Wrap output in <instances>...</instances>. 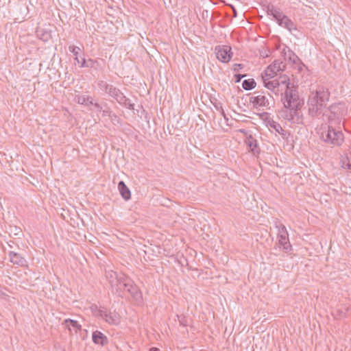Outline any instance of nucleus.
<instances>
[{
    "label": "nucleus",
    "mask_w": 351,
    "mask_h": 351,
    "mask_svg": "<svg viewBox=\"0 0 351 351\" xmlns=\"http://www.w3.org/2000/svg\"><path fill=\"white\" fill-rule=\"evenodd\" d=\"M330 93L326 87L318 86L315 90L310 92L307 100L308 114L312 117H317L322 113L329 101Z\"/></svg>",
    "instance_id": "nucleus-2"
},
{
    "label": "nucleus",
    "mask_w": 351,
    "mask_h": 351,
    "mask_svg": "<svg viewBox=\"0 0 351 351\" xmlns=\"http://www.w3.org/2000/svg\"><path fill=\"white\" fill-rule=\"evenodd\" d=\"M330 114L328 116V122L339 123L341 118L347 113V109L344 103H335L328 107Z\"/></svg>",
    "instance_id": "nucleus-6"
},
{
    "label": "nucleus",
    "mask_w": 351,
    "mask_h": 351,
    "mask_svg": "<svg viewBox=\"0 0 351 351\" xmlns=\"http://www.w3.org/2000/svg\"><path fill=\"white\" fill-rule=\"evenodd\" d=\"M289 58L294 64L300 61L298 56L291 50H289Z\"/></svg>",
    "instance_id": "nucleus-27"
},
{
    "label": "nucleus",
    "mask_w": 351,
    "mask_h": 351,
    "mask_svg": "<svg viewBox=\"0 0 351 351\" xmlns=\"http://www.w3.org/2000/svg\"><path fill=\"white\" fill-rule=\"evenodd\" d=\"M37 36L44 42H47L51 38V32L45 29H38L36 31Z\"/></svg>",
    "instance_id": "nucleus-19"
},
{
    "label": "nucleus",
    "mask_w": 351,
    "mask_h": 351,
    "mask_svg": "<svg viewBox=\"0 0 351 351\" xmlns=\"http://www.w3.org/2000/svg\"><path fill=\"white\" fill-rule=\"evenodd\" d=\"M128 285L126 291L130 294L132 298L137 302L142 300V293L138 287L135 285L133 280Z\"/></svg>",
    "instance_id": "nucleus-11"
},
{
    "label": "nucleus",
    "mask_w": 351,
    "mask_h": 351,
    "mask_svg": "<svg viewBox=\"0 0 351 351\" xmlns=\"http://www.w3.org/2000/svg\"><path fill=\"white\" fill-rule=\"evenodd\" d=\"M243 68V65L242 64L236 63L233 65V71H239L240 69Z\"/></svg>",
    "instance_id": "nucleus-34"
},
{
    "label": "nucleus",
    "mask_w": 351,
    "mask_h": 351,
    "mask_svg": "<svg viewBox=\"0 0 351 351\" xmlns=\"http://www.w3.org/2000/svg\"><path fill=\"white\" fill-rule=\"evenodd\" d=\"M92 106H93L96 110L99 112H101L102 110V107L101 106V105L98 103H94L93 102V104H91Z\"/></svg>",
    "instance_id": "nucleus-35"
},
{
    "label": "nucleus",
    "mask_w": 351,
    "mask_h": 351,
    "mask_svg": "<svg viewBox=\"0 0 351 351\" xmlns=\"http://www.w3.org/2000/svg\"><path fill=\"white\" fill-rule=\"evenodd\" d=\"M321 138L328 144L341 145L343 141V134L340 130H337L332 125H327L322 128Z\"/></svg>",
    "instance_id": "nucleus-4"
},
{
    "label": "nucleus",
    "mask_w": 351,
    "mask_h": 351,
    "mask_svg": "<svg viewBox=\"0 0 351 351\" xmlns=\"http://www.w3.org/2000/svg\"><path fill=\"white\" fill-rule=\"evenodd\" d=\"M105 321L109 324L117 325L120 322L119 315L115 312H108V317Z\"/></svg>",
    "instance_id": "nucleus-20"
},
{
    "label": "nucleus",
    "mask_w": 351,
    "mask_h": 351,
    "mask_svg": "<svg viewBox=\"0 0 351 351\" xmlns=\"http://www.w3.org/2000/svg\"><path fill=\"white\" fill-rule=\"evenodd\" d=\"M245 77V75H243V74H235L234 75V82L236 83H239L241 82V80L244 77Z\"/></svg>",
    "instance_id": "nucleus-32"
},
{
    "label": "nucleus",
    "mask_w": 351,
    "mask_h": 351,
    "mask_svg": "<svg viewBox=\"0 0 351 351\" xmlns=\"http://www.w3.org/2000/svg\"><path fill=\"white\" fill-rule=\"evenodd\" d=\"M230 6L232 8V12H233V17L236 18L237 16V11L234 5H230Z\"/></svg>",
    "instance_id": "nucleus-38"
},
{
    "label": "nucleus",
    "mask_w": 351,
    "mask_h": 351,
    "mask_svg": "<svg viewBox=\"0 0 351 351\" xmlns=\"http://www.w3.org/2000/svg\"><path fill=\"white\" fill-rule=\"evenodd\" d=\"M217 58L223 63L228 62L232 56V49L228 45H219L215 49Z\"/></svg>",
    "instance_id": "nucleus-7"
},
{
    "label": "nucleus",
    "mask_w": 351,
    "mask_h": 351,
    "mask_svg": "<svg viewBox=\"0 0 351 351\" xmlns=\"http://www.w3.org/2000/svg\"><path fill=\"white\" fill-rule=\"evenodd\" d=\"M269 125L271 128L274 130L276 132L280 134L283 138L285 137L286 133L285 131L282 129L280 124L274 120L269 121Z\"/></svg>",
    "instance_id": "nucleus-21"
},
{
    "label": "nucleus",
    "mask_w": 351,
    "mask_h": 351,
    "mask_svg": "<svg viewBox=\"0 0 351 351\" xmlns=\"http://www.w3.org/2000/svg\"><path fill=\"white\" fill-rule=\"evenodd\" d=\"M109 96L113 97L116 101L119 103L121 100H125L124 94L113 85L111 87H108V92L106 93Z\"/></svg>",
    "instance_id": "nucleus-15"
},
{
    "label": "nucleus",
    "mask_w": 351,
    "mask_h": 351,
    "mask_svg": "<svg viewBox=\"0 0 351 351\" xmlns=\"http://www.w3.org/2000/svg\"><path fill=\"white\" fill-rule=\"evenodd\" d=\"M98 86L101 90L105 91V93H106L108 92V87H111L112 84H109L104 81H100L98 83Z\"/></svg>",
    "instance_id": "nucleus-28"
},
{
    "label": "nucleus",
    "mask_w": 351,
    "mask_h": 351,
    "mask_svg": "<svg viewBox=\"0 0 351 351\" xmlns=\"http://www.w3.org/2000/svg\"><path fill=\"white\" fill-rule=\"evenodd\" d=\"M256 85L255 80L252 78L243 81L242 86L246 90H252Z\"/></svg>",
    "instance_id": "nucleus-23"
},
{
    "label": "nucleus",
    "mask_w": 351,
    "mask_h": 351,
    "mask_svg": "<svg viewBox=\"0 0 351 351\" xmlns=\"http://www.w3.org/2000/svg\"><path fill=\"white\" fill-rule=\"evenodd\" d=\"M276 227L278 228V235H282V234L288 235V232L287 230V228L283 224L280 223L279 226H277Z\"/></svg>",
    "instance_id": "nucleus-29"
},
{
    "label": "nucleus",
    "mask_w": 351,
    "mask_h": 351,
    "mask_svg": "<svg viewBox=\"0 0 351 351\" xmlns=\"http://www.w3.org/2000/svg\"><path fill=\"white\" fill-rule=\"evenodd\" d=\"M8 255L10 257V261L14 265H16L21 267L27 266V262L26 259L24 257H23L20 254L13 251H10Z\"/></svg>",
    "instance_id": "nucleus-12"
},
{
    "label": "nucleus",
    "mask_w": 351,
    "mask_h": 351,
    "mask_svg": "<svg viewBox=\"0 0 351 351\" xmlns=\"http://www.w3.org/2000/svg\"><path fill=\"white\" fill-rule=\"evenodd\" d=\"M63 324L66 325L69 330H71L70 326H72L73 328H75L76 332H77V330H80L82 329V326L79 324L76 320L74 319H66L64 321Z\"/></svg>",
    "instance_id": "nucleus-22"
},
{
    "label": "nucleus",
    "mask_w": 351,
    "mask_h": 351,
    "mask_svg": "<svg viewBox=\"0 0 351 351\" xmlns=\"http://www.w3.org/2000/svg\"><path fill=\"white\" fill-rule=\"evenodd\" d=\"M92 340L95 344L104 346L108 343V337L101 331L95 330L93 332Z\"/></svg>",
    "instance_id": "nucleus-13"
},
{
    "label": "nucleus",
    "mask_w": 351,
    "mask_h": 351,
    "mask_svg": "<svg viewBox=\"0 0 351 351\" xmlns=\"http://www.w3.org/2000/svg\"><path fill=\"white\" fill-rule=\"evenodd\" d=\"M280 81V84H284L286 86V88L287 87H293V86H295L293 84H291L290 83V80H289V78L288 76H287L286 75H280L279 79L278 80Z\"/></svg>",
    "instance_id": "nucleus-26"
},
{
    "label": "nucleus",
    "mask_w": 351,
    "mask_h": 351,
    "mask_svg": "<svg viewBox=\"0 0 351 351\" xmlns=\"http://www.w3.org/2000/svg\"><path fill=\"white\" fill-rule=\"evenodd\" d=\"M110 278H114L117 280V292L119 291H121L122 290L126 291L128 289V285H130V282L132 280L124 274L118 276L117 272L112 273L110 274Z\"/></svg>",
    "instance_id": "nucleus-9"
},
{
    "label": "nucleus",
    "mask_w": 351,
    "mask_h": 351,
    "mask_svg": "<svg viewBox=\"0 0 351 351\" xmlns=\"http://www.w3.org/2000/svg\"><path fill=\"white\" fill-rule=\"evenodd\" d=\"M102 113H103V116L106 117V116H108V117H110L111 116V111L110 110H102Z\"/></svg>",
    "instance_id": "nucleus-37"
},
{
    "label": "nucleus",
    "mask_w": 351,
    "mask_h": 351,
    "mask_svg": "<svg viewBox=\"0 0 351 351\" xmlns=\"http://www.w3.org/2000/svg\"><path fill=\"white\" fill-rule=\"evenodd\" d=\"M77 102L82 104L91 105L93 104V99L90 96L82 95L77 97Z\"/></svg>",
    "instance_id": "nucleus-24"
},
{
    "label": "nucleus",
    "mask_w": 351,
    "mask_h": 351,
    "mask_svg": "<svg viewBox=\"0 0 351 351\" xmlns=\"http://www.w3.org/2000/svg\"><path fill=\"white\" fill-rule=\"evenodd\" d=\"M266 12L267 15L273 17L279 26L287 29L289 32L297 30L296 25L282 12L281 8L269 3L266 7Z\"/></svg>",
    "instance_id": "nucleus-3"
},
{
    "label": "nucleus",
    "mask_w": 351,
    "mask_h": 351,
    "mask_svg": "<svg viewBox=\"0 0 351 351\" xmlns=\"http://www.w3.org/2000/svg\"><path fill=\"white\" fill-rule=\"evenodd\" d=\"M220 106H221V104H216L215 105V107L216 108V109H217V110H219V111H220Z\"/></svg>",
    "instance_id": "nucleus-41"
},
{
    "label": "nucleus",
    "mask_w": 351,
    "mask_h": 351,
    "mask_svg": "<svg viewBox=\"0 0 351 351\" xmlns=\"http://www.w3.org/2000/svg\"><path fill=\"white\" fill-rule=\"evenodd\" d=\"M124 99H125V101L121 100V101H119V104L130 110H134V104L132 103L131 100L129 98L126 97L125 95Z\"/></svg>",
    "instance_id": "nucleus-25"
},
{
    "label": "nucleus",
    "mask_w": 351,
    "mask_h": 351,
    "mask_svg": "<svg viewBox=\"0 0 351 351\" xmlns=\"http://www.w3.org/2000/svg\"><path fill=\"white\" fill-rule=\"evenodd\" d=\"M281 101L283 104V108L280 112L281 117L292 123L302 124V108L304 101L303 98L300 97L298 87H287L281 94Z\"/></svg>",
    "instance_id": "nucleus-1"
},
{
    "label": "nucleus",
    "mask_w": 351,
    "mask_h": 351,
    "mask_svg": "<svg viewBox=\"0 0 351 351\" xmlns=\"http://www.w3.org/2000/svg\"><path fill=\"white\" fill-rule=\"evenodd\" d=\"M111 287H113L112 282L110 281Z\"/></svg>",
    "instance_id": "nucleus-44"
},
{
    "label": "nucleus",
    "mask_w": 351,
    "mask_h": 351,
    "mask_svg": "<svg viewBox=\"0 0 351 351\" xmlns=\"http://www.w3.org/2000/svg\"><path fill=\"white\" fill-rule=\"evenodd\" d=\"M178 319H179V322L181 325H182L184 326H186L188 325L187 322L184 317H182L181 319L180 317H178Z\"/></svg>",
    "instance_id": "nucleus-36"
},
{
    "label": "nucleus",
    "mask_w": 351,
    "mask_h": 351,
    "mask_svg": "<svg viewBox=\"0 0 351 351\" xmlns=\"http://www.w3.org/2000/svg\"><path fill=\"white\" fill-rule=\"evenodd\" d=\"M262 78L264 83V86L271 90L275 94H277L278 88L280 86V81L278 80H269L271 78H268V77Z\"/></svg>",
    "instance_id": "nucleus-14"
},
{
    "label": "nucleus",
    "mask_w": 351,
    "mask_h": 351,
    "mask_svg": "<svg viewBox=\"0 0 351 351\" xmlns=\"http://www.w3.org/2000/svg\"><path fill=\"white\" fill-rule=\"evenodd\" d=\"M280 245L283 247V250L285 252H289L292 247L289 241L285 243H281Z\"/></svg>",
    "instance_id": "nucleus-31"
},
{
    "label": "nucleus",
    "mask_w": 351,
    "mask_h": 351,
    "mask_svg": "<svg viewBox=\"0 0 351 351\" xmlns=\"http://www.w3.org/2000/svg\"><path fill=\"white\" fill-rule=\"evenodd\" d=\"M245 143H246L247 146L250 147V150L253 153L255 154V153L259 152V147L258 145L257 140L255 139L251 134L247 137Z\"/></svg>",
    "instance_id": "nucleus-17"
},
{
    "label": "nucleus",
    "mask_w": 351,
    "mask_h": 351,
    "mask_svg": "<svg viewBox=\"0 0 351 351\" xmlns=\"http://www.w3.org/2000/svg\"><path fill=\"white\" fill-rule=\"evenodd\" d=\"M282 62L280 60H274L271 64H269L266 69L261 74L262 77H268V78L274 77L278 72L282 71L280 65Z\"/></svg>",
    "instance_id": "nucleus-8"
},
{
    "label": "nucleus",
    "mask_w": 351,
    "mask_h": 351,
    "mask_svg": "<svg viewBox=\"0 0 351 351\" xmlns=\"http://www.w3.org/2000/svg\"><path fill=\"white\" fill-rule=\"evenodd\" d=\"M350 310L349 306L344 308H338L333 313L334 317L337 319H341L346 317L347 313Z\"/></svg>",
    "instance_id": "nucleus-18"
},
{
    "label": "nucleus",
    "mask_w": 351,
    "mask_h": 351,
    "mask_svg": "<svg viewBox=\"0 0 351 351\" xmlns=\"http://www.w3.org/2000/svg\"><path fill=\"white\" fill-rule=\"evenodd\" d=\"M240 131H241V132H242V133H244V132H245V130H243H243H241Z\"/></svg>",
    "instance_id": "nucleus-43"
},
{
    "label": "nucleus",
    "mask_w": 351,
    "mask_h": 351,
    "mask_svg": "<svg viewBox=\"0 0 351 351\" xmlns=\"http://www.w3.org/2000/svg\"><path fill=\"white\" fill-rule=\"evenodd\" d=\"M108 312L106 311L100 310L99 311V317H101V319L106 320V317H108Z\"/></svg>",
    "instance_id": "nucleus-33"
},
{
    "label": "nucleus",
    "mask_w": 351,
    "mask_h": 351,
    "mask_svg": "<svg viewBox=\"0 0 351 351\" xmlns=\"http://www.w3.org/2000/svg\"><path fill=\"white\" fill-rule=\"evenodd\" d=\"M69 50L75 56V60L81 68H93L97 70L101 67L99 62L97 60L88 59L86 60L85 58H82L80 60L77 58V54L81 51V49L75 45H71L69 47Z\"/></svg>",
    "instance_id": "nucleus-5"
},
{
    "label": "nucleus",
    "mask_w": 351,
    "mask_h": 351,
    "mask_svg": "<svg viewBox=\"0 0 351 351\" xmlns=\"http://www.w3.org/2000/svg\"><path fill=\"white\" fill-rule=\"evenodd\" d=\"M148 351H160V350L158 348L152 347Z\"/></svg>",
    "instance_id": "nucleus-40"
},
{
    "label": "nucleus",
    "mask_w": 351,
    "mask_h": 351,
    "mask_svg": "<svg viewBox=\"0 0 351 351\" xmlns=\"http://www.w3.org/2000/svg\"><path fill=\"white\" fill-rule=\"evenodd\" d=\"M77 58L81 60L83 57H80L79 53L77 54Z\"/></svg>",
    "instance_id": "nucleus-42"
},
{
    "label": "nucleus",
    "mask_w": 351,
    "mask_h": 351,
    "mask_svg": "<svg viewBox=\"0 0 351 351\" xmlns=\"http://www.w3.org/2000/svg\"><path fill=\"white\" fill-rule=\"evenodd\" d=\"M220 112L221 114V115L226 119H228L227 117H226V113L224 112V110L223 109L222 106H220Z\"/></svg>",
    "instance_id": "nucleus-39"
},
{
    "label": "nucleus",
    "mask_w": 351,
    "mask_h": 351,
    "mask_svg": "<svg viewBox=\"0 0 351 351\" xmlns=\"http://www.w3.org/2000/svg\"><path fill=\"white\" fill-rule=\"evenodd\" d=\"M118 189L121 197L125 200L128 201L131 198V192L129 188L126 186L125 182L122 180L119 181L118 183Z\"/></svg>",
    "instance_id": "nucleus-16"
},
{
    "label": "nucleus",
    "mask_w": 351,
    "mask_h": 351,
    "mask_svg": "<svg viewBox=\"0 0 351 351\" xmlns=\"http://www.w3.org/2000/svg\"><path fill=\"white\" fill-rule=\"evenodd\" d=\"M250 102L252 103L255 107H266L269 108V99L262 93L254 97H251L250 99Z\"/></svg>",
    "instance_id": "nucleus-10"
},
{
    "label": "nucleus",
    "mask_w": 351,
    "mask_h": 351,
    "mask_svg": "<svg viewBox=\"0 0 351 351\" xmlns=\"http://www.w3.org/2000/svg\"><path fill=\"white\" fill-rule=\"evenodd\" d=\"M278 237L279 239L278 242L280 245H281V243H285L289 241L288 235H278Z\"/></svg>",
    "instance_id": "nucleus-30"
}]
</instances>
